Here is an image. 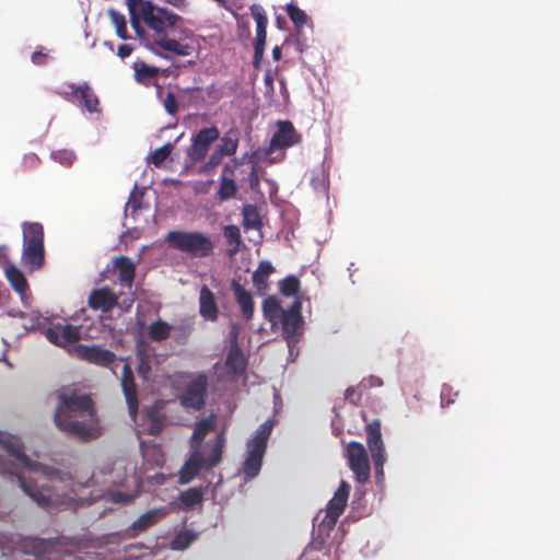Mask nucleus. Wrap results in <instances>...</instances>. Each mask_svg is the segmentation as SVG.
<instances>
[{
  "label": "nucleus",
  "mask_w": 560,
  "mask_h": 560,
  "mask_svg": "<svg viewBox=\"0 0 560 560\" xmlns=\"http://www.w3.org/2000/svg\"><path fill=\"white\" fill-rule=\"evenodd\" d=\"M9 314H10L11 316H19V317H21V318H23V317H24V313H23V312H19V313H16V314H14V313H11V312H10Z\"/></svg>",
  "instance_id": "774afa93"
},
{
  "label": "nucleus",
  "mask_w": 560,
  "mask_h": 560,
  "mask_svg": "<svg viewBox=\"0 0 560 560\" xmlns=\"http://www.w3.org/2000/svg\"><path fill=\"white\" fill-rule=\"evenodd\" d=\"M243 214V225L245 229H260L262 223L260 220V215L258 209L254 205H246L242 210Z\"/></svg>",
  "instance_id": "72a5a7b5"
},
{
  "label": "nucleus",
  "mask_w": 560,
  "mask_h": 560,
  "mask_svg": "<svg viewBox=\"0 0 560 560\" xmlns=\"http://www.w3.org/2000/svg\"><path fill=\"white\" fill-rule=\"evenodd\" d=\"M108 16L115 26L116 34L119 38L126 40L129 38L127 31L126 18L124 14L117 12L114 9L108 10Z\"/></svg>",
  "instance_id": "58836bf2"
},
{
  "label": "nucleus",
  "mask_w": 560,
  "mask_h": 560,
  "mask_svg": "<svg viewBox=\"0 0 560 560\" xmlns=\"http://www.w3.org/2000/svg\"><path fill=\"white\" fill-rule=\"evenodd\" d=\"M151 371V365L150 363L144 359L142 358L137 366V372L138 374L142 377V378H147L148 374L150 373Z\"/></svg>",
  "instance_id": "5fc2aeb1"
},
{
  "label": "nucleus",
  "mask_w": 560,
  "mask_h": 560,
  "mask_svg": "<svg viewBox=\"0 0 560 560\" xmlns=\"http://www.w3.org/2000/svg\"><path fill=\"white\" fill-rule=\"evenodd\" d=\"M224 446H225V438H224V433L221 432L220 434L217 435L214 445H213L209 456L207 457V459H205L207 469H211L212 467L217 466L221 462Z\"/></svg>",
  "instance_id": "2f4dec72"
},
{
  "label": "nucleus",
  "mask_w": 560,
  "mask_h": 560,
  "mask_svg": "<svg viewBox=\"0 0 560 560\" xmlns=\"http://www.w3.org/2000/svg\"><path fill=\"white\" fill-rule=\"evenodd\" d=\"M275 268L268 260L259 262L257 269L253 272V284L258 294L265 295L269 290V277L273 273Z\"/></svg>",
  "instance_id": "393cba45"
},
{
  "label": "nucleus",
  "mask_w": 560,
  "mask_h": 560,
  "mask_svg": "<svg viewBox=\"0 0 560 560\" xmlns=\"http://www.w3.org/2000/svg\"><path fill=\"white\" fill-rule=\"evenodd\" d=\"M132 50H133L132 46H130L128 44H122V45L118 46L117 55L121 59H125L131 55Z\"/></svg>",
  "instance_id": "bf43d9fd"
},
{
  "label": "nucleus",
  "mask_w": 560,
  "mask_h": 560,
  "mask_svg": "<svg viewBox=\"0 0 560 560\" xmlns=\"http://www.w3.org/2000/svg\"><path fill=\"white\" fill-rule=\"evenodd\" d=\"M22 231V264L30 271L38 270L45 262L44 228L37 222H24Z\"/></svg>",
  "instance_id": "423d86ee"
},
{
  "label": "nucleus",
  "mask_w": 560,
  "mask_h": 560,
  "mask_svg": "<svg viewBox=\"0 0 560 560\" xmlns=\"http://www.w3.org/2000/svg\"><path fill=\"white\" fill-rule=\"evenodd\" d=\"M366 443L371 452L376 476L383 475V466L386 460L384 444L381 433V421L375 419L365 428Z\"/></svg>",
  "instance_id": "9d476101"
},
{
  "label": "nucleus",
  "mask_w": 560,
  "mask_h": 560,
  "mask_svg": "<svg viewBox=\"0 0 560 560\" xmlns=\"http://www.w3.org/2000/svg\"><path fill=\"white\" fill-rule=\"evenodd\" d=\"M206 467L202 454L195 451L179 470V483L186 485L194 480Z\"/></svg>",
  "instance_id": "4be33fe9"
},
{
  "label": "nucleus",
  "mask_w": 560,
  "mask_h": 560,
  "mask_svg": "<svg viewBox=\"0 0 560 560\" xmlns=\"http://www.w3.org/2000/svg\"><path fill=\"white\" fill-rule=\"evenodd\" d=\"M127 8L137 27L136 19L140 18L154 33V43L161 49L176 56H188L191 47L182 40L188 37L184 19L172 11L154 5L149 0H126Z\"/></svg>",
  "instance_id": "f03ea898"
},
{
  "label": "nucleus",
  "mask_w": 560,
  "mask_h": 560,
  "mask_svg": "<svg viewBox=\"0 0 560 560\" xmlns=\"http://www.w3.org/2000/svg\"><path fill=\"white\" fill-rule=\"evenodd\" d=\"M54 158L56 160H59L61 163H63L66 165H71V163L74 160L73 153L67 152V151H58V152L54 153Z\"/></svg>",
  "instance_id": "3c124183"
},
{
  "label": "nucleus",
  "mask_w": 560,
  "mask_h": 560,
  "mask_svg": "<svg viewBox=\"0 0 560 560\" xmlns=\"http://www.w3.org/2000/svg\"><path fill=\"white\" fill-rule=\"evenodd\" d=\"M350 493V485L342 480L339 485V488L334 493V497L328 501L326 508V515L323 520L329 528L334 527L339 518V516L343 513L348 498Z\"/></svg>",
  "instance_id": "ddd939ff"
},
{
  "label": "nucleus",
  "mask_w": 560,
  "mask_h": 560,
  "mask_svg": "<svg viewBox=\"0 0 560 560\" xmlns=\"http://www.w3.org/2000/svg\"><path fill=\"white\" fill-rule=\"evenodd\" d=\"M114 266L119 271L120 282L127 288H131L136 276L135 262L127 256H119L115 259Z\"/></svg>",
  "instance_id": "a878e982"
},
{
  "label": "nucleus",
  "mask_w": 560,
  "mask_h": 560,
  "mask_svg": "<svg viewBox=\"0 0 560 560\" xmlns=\"http://www.w3.org/2000/svg\"><path fill=\"white\" fill-rule=\"evenodd\" d=\"M167 510L165 508L152 509L141 514L127 529L128 537H135L139 533L154 526L159 521L165 517Z\"/></svg>",
  "instance_id": "a211bd4d"
},
{
  "label": "nucleus",
  "mask_w": 560,
  "mask_h": 560,
  "mask_svg": "<svg viewBox=\"0 0 560 560\" xmlns=\"http://www.w3.org/2000/svg\"><path fill=\"white\" fill-rule=\"evenodd\" d=\"M205 490L203 488H189L179 494L180 508L183 510H191L195 506L201 504L203 500Z\"/></svg>",
  "instance_id": "bb28decb"
},
{
  "label": "nucleus",
  "mask_w": 560,
  "mask_h": 560,
  "mask_svg": "<svg viewBox=\"0 0 560 560\" xmlns=\"http://www.w3.org/2000/svg\"><path fill=\"white\" fill-rule=\"evenodd\" d=\"M345 399L350 404L358 406L361 402L362 395L357 390L355 387H348L345 392Z\"/></svg>",
  "instance_id": "09e8293b"
},
{
  "label": "nucleus",
  "mask_w": 560,
  "mask_h": 560,
  "mask_svg": "<svg viewBox=\"0 0 560 560\" xmlns=\"http://www.w3.org/2000/svg\"><path fill=\"white\" fill-rule=\"evenodd\" d=\"M277 131L270 140L269 151L291 148L301 142L302 136L295 130L293 124L289 120H278Z\"/></svg>",
  "instance_id": "4468645a"
},
{
  "label": "nucleus",
  "mask_w": 560,
  "mask_h": 560,
  "mask_svg": "<svg viewBox=\"0 0 560 560\" xmlns=\"http://www.w3.org/2000/svg\"><path fill=\"white\" fill-rule=\"evenodd\" d=\"M171 329V325L162 319H158L150 324L148 335L152 341L161 342L170 337Z\"/></svg>",
  "instance_id": "7c9ffc66"
},
{
  "label": "nucleus",
  "mask_w": 560,
  "mask_h": 560,
  "mask_svg": "<svg viewBox=\"0 0 560 560\" xmlns=\"http://www.w3.org/2000/svg\"><path fill=\"white\" fill-rule=\"evenodd\" d=\"M165 242L171 248L188 254L192 258H206L213 254L210 236L197 231H170Z\"/></svg>",
  "instance_id": "39448f33"
},
{
  "label": "nucleus",
  "mask_w": 560,
  "mask_h": 560,
  "mask_svg": "<svg viewBox=\"0 0 560 560\" xmlns=\"http://www.w3.org/2000/svg\"><path fill=\"white\" fill-rule=\"evenodd\" d=\"M113 501L117 503H128L130 502V497L121 492H116L113 494Z\"/></svg>",
  "instance_id": "052dcab7"
},
{
  "label": "nucleus",
  "mask_w": 560,
  "mask_h": 560,
  "mask_svg": "<svg viewBox=\"0 0 560 560\" xmlns=\"http://www.w3.org/2000/svg\"><path fill=\"white\" fill-rule=\"evenodd\" d=\"M231 289L234 293L235 301L241 307L242 315L245 319H252L254 315V301L249 291H247L238 281L231 282Z\"/></svg>",
  "instance_id": "5701e85b"
},
{
  "label": "nucleus",
  "mask_w": 560,
  "mask_h": 560,
  "mask_svg": "<svg viewBox=\"0 0 560 560\" xmlns=\"http://www.w3.org/2000/svg\"><path fill=\"white\" fill-rule=\"evenodd\" d=\"M322 541L320 542H317V541H313L311 545H310V548H314V549H317L319 550L322 548Z\"/></svg>",
  "instance_id": "69168bd1"
},
{
  "label": "nucleus",
  "mask_w": 560,
  "mask_h": 560,
  "mask_svg": "<svg viewBox=\"0 0 560 560\" xmlns=\"http://www.w3.org/2000/svg\"><path fill=\"white\" fill-rule=\"evenodd\" d=\"M0 444L15 460L8 462L0 456V475L16 481L20 488L38 506L49 508L60 502L56 492L57 483L61 482V472L52 467L32 460L24 453V445L20 438L0 431Z\"/></svg>",
  "instance_id": "f257e3e1"
},
{
  "label": "nucleus",
  "mask_w": 560,
  "mask_h": 560,
  "mask_svg": "<svg viewBox=\"0 0 560 560\" xmlns=\"http://www.w3.org/2000/svg\"><path fill=\"white\" fill-rule=\"evenodd\" d=\"M142 192H137V186H135L132 192L129 196L127 207L131 208L132 211H137L141 208Z\"/></svg>",
  "instance_id": "de8ad7c7"
},
{
  "label": "nucleus",
  "mask_w": 560,
  "mask_h": 560,
  "mask_svg": "<svg viewBox=\"0 0 560 560\" xmlns=\"http://www.w3.org/2000/svg\"><path fill=\"white\" fill-rule=\"evenodd\" d=\"M159 74V69L155 67L148 66L145 62L135 63V77L140 83H147L155 79Z\"/></svg>",
  "instance_id": "4c0bfd02"
},
{
  "label": "nucleus",
  "mask_w": 560,
  "mask_h": 560,
  "mask_svg": "<svg viewBox=\"0 0 560 560\" xmlns=\"http://www.w3.org/2000/svg\"><path fill=\"white\" fill-rule=\"evenodd\" d=\"M163 105H177L176 97H175L174 93L171 92L170 90H167V92H166V96L163 100Z\"/></svg>",
  "instance_id": "680f3d73"
},
{
  "label": "nucleus",
  "mask_w": 560,
  "mask_h": 560,
  "mask_svg": "<svg viewBox=\"0 0 560 560\" xmlns=\"http://www.w3.org/2000/svg\"><path fill=\"white\" fill-rule=\"evenodd\" d=\"M120 386L126 399L128 412L131 419H136L139 410L138 387L131 366L126 363L122 366Z\"/></svg>",
  "instance_id": "dca6fc26"
},
{
  "label": "nucleus",
  "mask_w": 560,
  "mask_h": 560,
  "mask_svg": "<svg viewBox=\"0 0 560 560\" xmlns=\"http://www.w3.org/2000/svg\"><path fill=\"white\" fill-rule=\"evenodd\" d=\"M58 405L54 415L56 427L63 433L81 441H91L100 435L93 400L86 394L58 393Z\"/></svg>",
  "instance_id": "7ed1b4c3"
},
{
  "label": "nucleus",
  "mask_w": 560,
  "mask_h": 560,
  "mask_svg": "<svg viewBox=\"0 0 560 560\" xmlns=\"http://www.w3.org/2000/svg\"><path fill=\"white\" fill-rule=\"evenodd\" d=\"M39 165V158L35 153H27L23 156L22 167L24 171L34 170Z\"/></svg>",
  "instance_id": "49530a36"
},
{
  "label": "nucleus",
  "mask_w": 560,
  "mask_h": 560,
  "mask_svg": "<svg viewBox=\"0 0 560 560\" xmlns=\"http://www.w3.org/2000/svg\"><path fill=\"white\" fill-rule=\"evenodd\" d=\"M31 60L34 65L43 66L47 61V54L40 48L32 54Z\"/></svg>",
  "instance_id": "603ef678"
},
{
  "label": "nucleus",
  "mask_w": 560,
  "mask_h": 560,
  "mask_svg": "<svg viewBox=\"0 0 560 560\" xmlns=\"http://www.w3.org/2000/svg\"><path fill=\"white\" fill-rule=\"evenodd\" d=\"M199 314L202 318L214 322L219 316V308L213 292L203 285L199 293Z\"/></svg>",
  "instance_id": "412c9836"
},
{
  "label": "nucleus",
  "mask_w": 560,
  "mask_h": 560,
  "mask_svg": "<svg viewBox=\"0 0 560 560\" xmlns=\"http://www.w3.org/2000/svg\"><path fill=\"white\" fill-rule=\"evenodd\" d=\"M279 285L282 295L293 296L300 290V280L295 276L290 275L281 280Z\"/></svg>",
  "instance_id": "a19ab883"
},
{
  "label": "nucleus",
  "mask_w": 560,
  "mask_h": 560,
  "mask_svg": "<svg viewBox=\"0 0 560 560\" xmlns=\"http://www.w3.org/2000/svg\"><path fill=\"white\" fill-rule=\"evenodd\" d=\"M220 137L215 127L201 129L192 139V143L187 149V159L190 164L202 161L211 147V144Z\"/></svg>",
  "instance_id": "f8f14e48"
},
{
  "label": "nucleus",
  "mask_w": 560,
  "mask_h": 560,
  "mask_svg": "<svg viewBox=\"0 0 560 560\" xmlns=\"http://www.w3.org/2000/svg\"><path fill=\"white\" fill-rule=\"evenodd\" d=\"M301 317L299 313L284 311V313L278 319V324L281 325L282 330L285 335L292 336L296 332Z\"/></svg>",
  "instance_id": "f704fd0d"
},
{
  "label": "nucleus",
  "mask_w": 560,
  "mask_h": 560,
  "mask_svg": "<svg viewBox=\"0 0 560 560\" xmlns=\"http://www.w3.org/2000/svg\"><path fill=\"white\" fill-rule=\"evenodd\" d=\"M383 385V381L377 377V376H370L369 378H365L363 380L360 385H359V388L360 387H373V386H382Z\"/></svg>",
  "instance_id": "4d7b16f0"
},
{
  "label": "nucleus",
  "mask_w": 560,
  "mask_h": 560,
  "mask_svg": "<svg viewBox=\"0 0 560 560\" xmlns=\"http://www.w3.org/2000/svg\"><path fill=\"white\" fill-rule=\"evenodd\" d=\"M147 417L150 422L148 432L150 435H158L161 433L163 425H164V417L160 415L159 410L156 409H149L147 411Z\"/></svg>",
  "instance_id": "ea45409f"
},
{
  "label": "nucleus",
  "mask_w": 560,
  "mask_h": 560,
  "mask_svg": "<svg viewBox=\"0 0 560 560\" xmlns=\"http://www.w3.org/2000/svg\"><path fill=\"white\" fill-rule=\"evenodd\" d=\"M170 114H176L179 107H165Z\"/></svg>",
  "instance_id": "338daca9"
},
{
  "label": "nucleus",
  "mask_w": 560,
  "mask_h": 560,
  "mask_svg": "<svg viewBox=\"0 0 560 560\" xmlns=\"http://www.w3.org/2000/svg\"><path fill=\"white\" fill-rule=\"evenodd\" d=\"M13 265L9 259V247L0 245V266L5 270L7 266Z\"/></svg>",
  "instance_id": "864d4df0"
},
{
  "label": "nucleus",
  "mask_w": 560,
  "mask_h": 560,
  "mask_svg": "<svg viewBox=\"0 0 560 560\" xmlns=\"http://www.w3.org/2000/svg\"><path fill=\"white\" fill-rule=\"evenodd\" d=\"M285 11L290 20L294 23L296 28L303 27L307 22L306 13L293 3H289L285 7Z\"/></svg>",
  "instance_id": "79ce46f5"
},
{
  "label": "nucleus",
  "mask_w": 560,
  "mask_h": 560,
  "mask_svg": "<svg viewBox=\"0 0 560 560\" xmlns=\"http://www.w3.org/2000/svg\"><path fill=\"white\" fill-rule=\"evenodd\" d=\"M118 304V296L109 288L93 289L88 299V305L93 311L110 312Z\"/></svg>",
  "instance_id": "f3484780"
},
{
  "label": "nucleus",
  "mask_w": 560,
  "mask_h": 560,
  "mask_svg": "<svg viewBox=\"0 0 560 560\" xmlns=\"http://www.w3.org/2000/svg\"><path fill=\"white\" fill-rule=\"evenodd\" d=\"M74 352L80 360L105 369H112L117 360V355L113 351L100 345L78 343L74 347Z\"/></svg>",
  "instance_id": "1a4fd4ad"
},
{
  "label": "nucleus",
  "mask_w": 560,
  "mask_h": 560,
  "mask_svg": "<svg viewBox=\"0 0 560 560\" xmlns=\"http://www.w3.org/2000/svg\"><path fill=\"white\" fill-rule=\"evenodd\" d=\"M237 185L231 177H220V185L217 197L220 201H226L234 198L237 194Z\"/></svg>",
  "instance_id": "c9c22d12"
},
{
  "label": "nucleus",
  "mask_w": 560,
  "mask_h": 560,
  "mask_svg": "<svg viewBox=\"0 0 560 560\" xmlns=\"http://www.w3.org/2000/svg\"><path fill=\"white\" fill-rule=\"evenodd\" d=\"M250 12L256 21V40H266L267 38V25L268 19L264 11V9L258 4H253L250 7Z\"/></svg>",
  "instance_id": "c756f323"
},
{
  "label": "nucleus",
  "mask_w": 560,
  "mask_h": 560,
  "mask_svg": "<svg viewBox=\"0 0 560 560\" xmlns=\"http://www.w3.org/2000/svg\"><path fill=\"white\" fill-rule=\"evenodd\" d=\"M265 45H266V40H262L260 43V40H255V47H254V59L255 61H259L262 56H264V51H265Z\"/></svg>",
  "instance_id": "13d9d810"
},
{
  "label": "nucleus",
  "mask_w": 560,
  "mask_h": 560,
  "mask_svg": "<svg viewBox=\"0 0 560 560\" xmlns=\"http://www.w3.org/2000/svg\"><path fill=\"white\" fill-rule=\"evenodd\" d=\"M262 312L266 319L272 325H277L284 310L281 307L280 301L276 296L270 295L262 302Z\"/></svg>",
  "instance_id": "cd10ccee"
},
{
  "label": "nucleus",
  "mask_w": 560,
  "mask_h": 560,
  "mask_svg": "<svg viewBox=\"0 0 560 560\" xmlns=\"http://www.w3.org/2000/svg\"><path fill=\"white\" fill-rule=\"evenodd\" d=\"M272 427L273 424L270 420L265 421L258 427L255 435L246 444V457L242 470L247 478H255L261 469Z\"/></svg>",
  "instance_id": "0eeeda50"
},
{
  "label": "nucleus",
  "mask_w": 560,
  "mask_h": 560,
  "mask_svg": "<svg viewBox=\"0 0 560 560\" xmlns=\"http://www.w3.org/2000/svg\"><path fill=\"white\" fill-rule=\"evenodd\" d=\"M240 142V131L235 128H231L220 139V143L217 147L220 152L225 153L228 156L234 155L237 151Z\"/></svg>",
  "instance_id": "c85d7f7f"
},
{
  "label": "nucleus",
  "mask_w": 560,
  "mask_h": 560,
  "mask_svg": "<svg viewBox=\"0 0 560 560\" xmlns=\"http://www.w3.org/2000/svg\"><path fill=\"white\" fill-rule=\"evenodd\" d=\"M15 560H81L61 549V542L35 537H22L13 550Z\"/></svg>",
  "instance_id": "20e7f679"
},
{
  "label": "nucleus",
  "mask_w": 560,
  "mask_h": 560,
  "mask_svg": "<svg viewBox=\"0 0 560 560\" xmlns=\"http://www.w3.org/2000/svg\"><path fill=\"white\" fill-rule=\"evenodd\" d=\"M4 271L5 279L11 288L18 293L24 304L30 298V287L24 273L15 266H7Z\"/></svg>",
  "instance_id": "aec40b11"
},
{
  "label": "nucleus",
  "mask_w": 560,
  "mask_h": 560,
  "mask_svg": "<svg viewBox=\"0 0 560 560\" xmlns=\"http://www.w3.org/2000/svg\"><path fill=\"white\" fill-rule=\"evenodd\" d=\"M240 165L238 159H233L229 163H225L222 170L221 177H231L233 178L235 170Z\"/></svg>",
  "instance_id": "8fccbe9b"
},
{
  "label": "nucleus",
  "mask_w": 560,
  "mask_h": 560,
  "mask_svg": "<svg viewBox=\"0 0 560 560\" xmlns=\"http://www.w3.org/2000/svg\"><path fill=\"white\" fill-rule=\"evenodd\" d=\"M347 457L350 469L359 483L370 479V463L364 446L359 442H350L347 447Z\"/></svg>",
  "instance_id": "9b49d317"
},
{
  "label": "nucleus",
  "mask_w": 560,
  "mask_h": 560,
  "mask_svg": "<svg viewBox=\"0 0 560 560\" xmlns=\"http://www.w3.org/2000/svg\"><path fill=\"white\" fill-rule=\"evenodd\" d=\"M250 159L252 156L248 153L244 154L242 158L238 159L240 165L244 164L247 161H250Z\"/></svg>",
  "instance_id": "0e129e2a"
},
{
  "label": "nucleus",
  "mask_w": 560,
  "mask_h": 560,
  "mask_svg": "<svg viewBox=\"0 0 560 560\" xmlns=\"http://www.w3.org/2000/svg\"><path fill=\"white\" fill-rule=\"evenodd\" d=\"M174 145L171 142L165 143L164 145L158 148L151 154V162L154 166H161L164 161L170 156L173 151Z\"/></svg>",
  "instance_id": "37998d69"
},
{
  "label": "nucleus",
  "mask_w": 560,
  "mask_h": 560,
  "mask_svg": "<svg viewBox=\"0 0 560 560\" xmlns=\"http://www.w3.org/2000/svg\"><path fill=\"white\" fill-rule=\"evenodd\" d=\"M226 369L235 375H241L245 372L247 366V359L245 358L243 351L241 350L236 336L234 340L231 342L226 359H225Z\"/></svg>",
  "instance_id": "b1692460"
},
{
  "label": "nucleus",
  "mask_w": 560,
  "mask_h": 560,
  "mask_svg": "<svg viewBox=\"0 0 560 560\" xmlns=\"http://www.w3.org/2000/svg\"><path fill=\"white\" fill-rule=\"evenodd\" d=\"M198 538V534L191 529L180 530L175 535L172 539L170 546L172 550H185L188 548L196 539Z\"/></svg>",
  "instance_id": "473e14b6"
},
{
  "label": "nucleus",
  "mask_w": 560,
  "mask_h": 560,
  "mask_svg": "<svg viewBox=\"0 0 560 560\" xmlns=\"http://www.w3.org/2000/svg\"><path fill=\"white\" fill-rule=\"evenodd\" d=\"M214 428L213 421L210 419H202L199 421L194 431V438L203 439Z\"/></svg>",
  "instance_id": "a18cd8bd"
},
{
  "label": "nucleus",
  "mask_w": 560,
  "mask_h": 560,
  "mask_svg": "<svg viewBox=\"0 0 560 560\" xmlns=\"http://www.w3.org/2000/svg\"><path fill=\"white\" fill-rule=\"evenodd\" d=\"M272 58L278 61L281 59V47L279 46H276L273 49H272Z\"/></svg>",
  "instance_id": "e2e57ef3"
},
{
  "label": "nucleus",
  "mask_w": 560,
  "mask_h": 560,
  "mask_svg": "<svg viewBox=\"0 0 560 560\" xmlns=\"http://www.w3.org/2000/svg\"><path fill=\"white\" fill-rule=\"evenodd\" d=\"M224 156H228L225 153L220 152V150L217 148L212 154L210 155L207 163H205L199 172L205 174H210L215 170L217 166H219L222 163V160Z\"/></svg>",
  "instance_id": "c03bdc74"
},
{
  "label": "nucleus",
  "mask_w": 560,
  "mask_h": 560,
  "mask_svg": "<svg viewBox=\"0 0 560 560\" xmlns=\"http://www.w3.org/2000/svg\"><path fill=\"white\" fill-rule=\"evenodd\" d=\"M248 183L252 188H255L259 185V175H258V166L257 164H254L252 166V170L248 174Z\"/></svg>",
  "instance_id": "6e6d98bb"
},
{
  "label": "nucleus",
  "mask_w": 560,
  "mask_h": 560,
  "mask_svg": "<svg viewBox=\"0 0 560 560\" xmlns=\"http://www.w3.org/2000/svg\"><path fill=\"white\" fill-rule=\"evenodd\" d=\"M44 335L50 343L65 348L81 339V328L69 324H54L45 330Z\"/></svg>",
  "instance_id": "2eb2a0df"
},
{
  "label": "nucleus",
  "mask_w": 560,
  "mask_h": 560,
  "mask_svg": "<svg viewBox=\"0 0 560 560\" xmlns=\"http://www.w3.org/2000/svg\"><path fill=\"white\" fill-rule=\"evenodd\" d=\"M223 235L228 244L231 246V248L229 249L230 255L236 254L240 250L242 244L241 232L238 226L234 224L224 226Z\"/></svg>",
  "instance_id": "e433bc0d"
},
{
  "label": "nucleus",
  "mask_w": 560,
  "mask_h": 560,
  "mask_svg": "<svg viewBox=\"0 0 560 560\" xmlns=\"http://www.w3.org/2000/svg\"><path fill=\"white\" fill-rule=\"evenodd\" d=\"M207 392L208 377L199 374L186 385L178 397L179 402L185 409L201 410L206 404Z\"/></svg>",
  "instance_id": "6e6552de"
},
{
  "label": "nucleus",
  "mask_w": 560,
  "mask_h": 560,
  "mask_svg": "<svg viewBox=\"0 0 560 560\" xmlns=\"http://www.w3.org/2000/svg\"><path fill=\"white\" fill-rule=\"evenodd\" d=\"M62 95L67 101H77L81 105H98V98L88 83L68 84Z\"/></svg>",
  "instance_id": "6ab92c4d"
}]
</instances>
